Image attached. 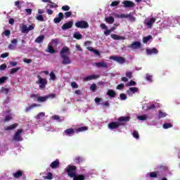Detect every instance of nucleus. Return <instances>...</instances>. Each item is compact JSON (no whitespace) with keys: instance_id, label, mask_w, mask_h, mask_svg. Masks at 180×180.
<instances>
[{"instance_id":"1","label":"nucleus","mask_w":180,"mask_h":180,"mask_svg":"<svg viewBox=\"0 0 180 180\" xmlns=\"http://www.w3.org/2000/svg\"><path fill=\"white\" fill-rule=\"evenodd\" d=\"M70 48L67 46H64L60 51V57L63 58L62 64L65 65H68V64H71V59H70Z\"/></svg>"},{"instance_id":"2","label":"nucleus","mask_w":180,"mask_h":180,"mask_svg":"<svg viewBox=\"0 0 180 180\" xmlns=\"http://www.w3.org/2000/svg\"><path fill=\"white\" fill-rule=\"evenodd\" d=\"M37 78L39 79L37 82V84L39 85V89H44V88H46V85L48 84L47 79L42 78L40 75H37Z\"/></svg>"},{"instance_id":"3","label":"nucleus","mask_w":180,"mask_h":180,"mask_svg":"<svg viewBox=\"0 0 180 180\" xmlns=\"http://www.w3.org/2000/svg\"><path fill=\"white\" fill-rule=\"evenodd\" d=\"M75 26L79 29H88L89 24L85 20H79L75 22Z\"/></svg>"},{"instance_id":"4","label":"nucleus","mask_w":180,"mask_h":180,"mask_svg":"<svg viewBox=\"0 0 180 180\" xmlns=\"http://www.w3.org/2000/svg\"><path fill=\"white\" fill-rule=\"evenodd\" d=\"M75 171H77V167L75 166L70 165L68 167L67 172H68V175H69L70 178H72L73 176H75L76 174Z\"/></svg>"},{"instance_id":"5","label":"nucleus","mask_w":180,"mask_h":180,"mask_svg":"<svg viewBox=\"0 0 180 180\" xmlns=\"http://www.w3.org/2000/svg\"><path fill=\"white\" fill-rule=\"evenodd\" d=\"M127 47L128 49H131V50H137L139 49H141V43L139 41H136L128 45Z\"/></svg>"},{"instance_id":"6","label":"nucleus","mask_w":180,"mask_h":180,"mask_svg":"<svg viewBox=\"0 0 180 180\" xmlns=\"http://www.w3.org/2000/svg\"><path fill=\"white\" fill-rule=\"evenodd\" d=\"M22 133L23 129H18L13 136V140H15V141H22V140H23V139L22 138Z\"/></svg>"},{"instance_id":"7","label":"nucleus","mask_w":180,"mask_h":180,"mask_svg":"<svg viewBox=\"0 0 180 180\" xmlns=\"http://www.w3.org/2000/svg\"><path fill=\"white\" fill-rule=\"evenodd\" d=\"M108 126V129H110V130H113L115 129H118V127H120V126H122V123H120V122H110Z\"/></svg>"},{"instance_id":"8","label":"nucleus","mask_w":180,"mask_h":180,"mask_svg":"<svg viewBox=\"0 0 180 180\" xmlns=\"http://www.w3.org/2000/svg\"><path fill=\"white\" fill-rule=\"evenodd\" d=\"M110 60H113V61H117L120 64H124L126 62V59L122 56H110Z\"/></svg>"},{"instance_id":"9","label":"nucleus","mask_w":180,"mask_h":180,"mask_svg":"<svg viewBox=\"0 0 180 180\" xmlns=\"http://www.w3.org/2000/svg\"><path fill=\"white\" fill-rule=\"evenodd\" d=\"M156 20H157L155 19V18H152L150 20H146L144 22V25L148 26V29H151L153 27V24L155 23Z\"/></svg>"},{"instance_id":"10","label":"nucleus","mask_w":180,"mask_h":180,"mask_svg":"<svg viewBox=\"0 0 180 180\" xmlns=\"http://www.w3.org/2000/svg\"><path fill=\"white\" fill-rule=\"evenodd\" d=\"M122 4H123L124 8H134V6H136L134 2L131 1H129V0H124L122 2Z\"/></svg>"},{"instance_id":"11","label":"nucleus","mask_w":180,"mask_h":180,"mask_svg":"<svg viewBox=\"0 0 180 180\" xmlns=\"http://www.w3.org/2000/svg\"><path fill=\"white\" fill-rule=\"evenodd\" d=\"M136 92H139V88L137 87H130L129 89L127 91V94L129 96H133V94H136Z\"/></svg>"},{"instance_id":"12","label":"nucleus","mask_w":180,"mask_h":180,"mask_svg":"<svg viewBox=\"0 0 180 180\" xmlns=\"http://www.w3.org/2000/svg\"><path fill=\"white\" fill-rule=\"evenodd\" d=\"M73 25H74V22H72V21L68 22L62 26V30H67L68 29H71V27H72Z\"/></svg>"},{"instance_id":"13","label":"nucleus","mask_w":180,"mask_h":180,"mask_svg":"<svg viewBox=\"0 0 180 180\" xmlns=\"http://www.w3.org/2000/svg\"><path fill=\"white\" fill-rule=\"evenodd\" d=\"M58 17H56L53 19L54 23H60L63 19H64V13H59L58 15Z\"/></svg>"},{"instance_id":"14","label":"nucleus","mask_w":180,"mask_h":180,"mask_svg":"<svg viewBox=\"0 0 180 180\" xmlns=\"http://www.w3.org/2000/svg\"><path fill=\"white\" fill-rule=\"evenodd\" d=\"M75 128H69L65 130L64 133L66 136H74L75 134Z\"/></svg>"},{"instance_id":"15","label":"nucleus","mask_w":180,"mask_h":180,"mask_svg":"<svg viewBox=\"0 0 180 180\" xmlns=\"http://www.w3.org/2000/svg\"><path fill=\"white\" fill-rule=\"evenodd\" d=\"M146 54L148 56H151V54H158V49L157 48L146 49Z\"/></svg>"},{"instance_id":"16","label":"nucleus","mask_w":180,"mask_h":180,"mask_svg":"<svg viewBox=\"0 0 180 180\" xmlns=\"http://www.w3.org/2000/svg\"><path fill=\"white\" fill-rule=\"evenodd\" d=\"M96 66L98 68H108L109 66L108 65V63L106 62H98V63H96Z\"/></svg>"},{"instance_id":"17","label":"nucleus","mask_w":180,"mask_h":180,"mask_svg":"<svg viewBox=\"0 0 180 180\" xmlns=\"http://www.w3.org/2000/svg\"><path fill=\"white\" fill-rule=\"evenodd\" d=\"M50 167L51 168H52V169H56V168H58V167H60V161L58 160H54L51 163Z\"/></svg>"},{"instance_id":"18","label":"nucleus","mask_w":180,"mask_h":180,"mask_svg":"<svg viewBox=\"0 0 180 180\" xmlns=\"http://www.w3.org/2000/svg\"><path fill=\"white\" fill-rule=\"evenodd\" d=\"M97 78H99L98 75H91L90 76L84 77V81H92V79H96Z\"/></svg>"},{"instance_id":"19","label":"nucleus","mask_w":180,"mask_h":180,"mask_svg":"<svg viewBox=\"0 0 180 180\" xmlns=\"http://www.w3.org/2000/svg\"><path fill=\"white\" fill-rule=\"evenodd\" d=\"M111 37L113 39V40H124L126 39L125 37L120 36L116 34H112Z\"/></svg>"},{"instance_id":"20","label":"nucleus","mask_w":180,"mask_h":180,"mask_svg":"<svg viewBox=\"0 0 180 180\" xmlns=\"http://www.w3.org/2000/svg\"><path fill=\"white\" fill-rule=\"evenodd\" d=\"M22 175H23V172H22V170H18L16 172L13 174V176L15 178V179H19V178H20V176H22Z\"/></svg>"},{"instance_id":"21","label":"nucleus","mask_w":180,"mask_h":180,"mask_svg":"<svg viewBox=\"0 0 180 180\" xmlns=\"http://www.w3.org/2000/svg\"><path fill=\"white\" fill-rule=\"evenodd\" d=\"M84 159L82 156H77L75 159H74V162H75V164H82V162H84Z\"/></svg>"},{"instance_id":"22","label":"nucleus","mask_w":180,"mask_h":180,"mask_svg":"<svg viewBox=\"0 0 180 180\" xmlns=\"http://www.w3.org/2000/svg\"><path fill=\"white\" fill-rule=\"evenodd\" d=\"M39 106H40L39 104L33 103L31 105H30L29 107L26 108L25 112L27 113V112H30V110H32V109H33L34 108H39Z\"/></svg>"},{"instance_id":"23","label":"nucleus","mask_w":180,"mask_h":180,"mask_svg":"<svg viewBox=\"0 0 180 180\" xmlns=\"http://www.w3.org/2000/svg\"><path fill=\"white\" fill-rule=\"evenodd\" d=\"M49 98H50V95L45 96H39L37 97V102H46V101H47Z\"/></svg>"},{"instance_id":"24","label":"nucleus","mask_w":180,"mask_h":180,"mask_svg":"<svg viewBox=\"0 0 180 180\" xmlns=\"http://www.w3.org/2000/svg\"><path fill=\"white\" fill-rule=\"evenodd\" d=\"M73 180H85V176L84 174H75L73 177Z\"/></svg>"},{"instance_id":"25","label":"nucleus","mask_w":180,"mask_h":180,"mask_svg":"<svg viewBox=\"0 0 180 180\" xmlns=\"http://www.w3.org/2000/svg\"><path fill=\"white\" fill-rule=\"evenodd\" d=\"M76 133H81L82 131H86L88 130V127H80L79 128H75Z\"/></svg>"},{"instance_id":"26","label":"nucleus","mask_w":180,"mask_h":180,"mask_svg":"<svg viewBox=\"0 0 180 180\" xmlns=\"http://www.w3.org/2000/svg\"><path fill=\"white\" fill-rule=\"evenodd\" d=\"M18 126H19L18 124V123H15V124H13L8 127H7L5 130H6L7 131H9V130H14V129H16V127H18Z\"/></svg>"},{"instance_id":"27","label":"nucleus","mask_w":180,"mask_h":180,"mask_svg":"<svg viewBox=\"0 0 180 180\" xmlns=\"http://www.w3.org/2000/svg\"><path fill=\"white\" fill-rule=\"evenodd\" d=\"M105 22L109 23V25H112L115 22V18L112 16L105 18Z\"/></svg>"},{"instance_id":"28","label":"nucleus","mask_w":180,"mask_h":180,"mask_svg":"<svg viewBox=\"0 0 180 180\" xmlns=\"http://www.w3.org/2000/svg\"><path fill=\"white\" fill-rule=\"evenodd\" d=\"M107 95L110 96V98H115L116 96V92L114 90L109 89L107 92Z\"/></svg>"},{"instance_id":"29","label":"nucleus","mask_w":180,"mask_h":180,"mask_svg":"<svg viewBox=\"0 0 180 180\" xmlns=\"http://www.w3.org/2000/svg\"><path fill=\"white\" fill-rule=\"evenodd\" d=\"M130 120L129 116L120 117L118 118V122H129Z\"/></svg>"},{"instance_id":"30","label":"nucleus","mask_w":180,"mask_h":180,"mask_svg":"<svg viewBox=\"0 0 180 180\" xmlns=\"http://www.w3.org/2000/svg\"><path fill=\"white\" fill-rule=\"evenodd\" d=\"M73 37L77 40H81V39H82V34H81L79 32H75Z\"/></svg>"},{"instance_id":"31","label":"nucleus","mask_w":180,"mask_h":180,"mask_svg":"<svg viewBox=\"0 0 180 180\" xmlns=\"http://www.w3.org/2000/svg\"><path fill=\"white\" fill-rule=\"evenodd\" d=\"M167 115V112H162V110H160L158 119H162V117H166Z\"/></svg>"},{"instance_id":"32","label":"nucleus","mask_w":180,"mask_h":180,"mask_svg":"<svg viewBox=\"0 0 180 180\" xmlns=\"http://www.w3.org/2000/svg\"><path fill=\"white\" fill-rule=\"evenodd\" d=\"M21 31H22V33H29V30H28L27 25H22V26L21 27Z\"/></svg>"},{"instance_id":"33","label":"nucleus","mask_w":180,"mask_h":180,"mask_svg":"<svg viewBox=\"0 0 180 180\" xmlns=\"http://www.w3.org/2000/svg\"><path fill=\"white\" fill-rule=\"evenodd\" d=\"M20 70V68L18 67V68H13L10 70V74L11 75H13V74H16V72H18V71H19Z\"/></svg>"},{"instance_id":"34","label":"nucleus","mask_w":180,"mask_h":180,"mask_svg":"<svg viewBox=\"0 0 180 180\" xmlns=\"http://www.w3.org/2000/svg\"><path fill=\"white\" fill-rule=\"evenodd\" d=\"M48 51L51 54H54V53H56V50L53 48V46L50 44L48 45Z\"/></svg>"},{"instance_id":"35","label":"nucleus","mask_w":180,"mask_h":180,"mask_svg":"<svg viewBox=\"0 0 180 180\" xmlns=\"http://www.w3.org/2000/svg\"><path fill=\"white\" fill-rule=\"evenodd\" d=\"M44 40V35H40L35 39V43H40Z\"/></svg>"},{"instance_id":"36","label":"nucleus","mask_w":180,"mask_h":180,"mask_svg":"<svg viewBox=\"0 0 180 180\" xmlns=\"http://www.w3.org/2000/svg\"><path fill=\"white\" fill-rule=\"evenodd\" d=\"M158 174H160V172H152L149 173V176H150V178H157Z\"/></svg>"},{"instance_id":"37","label":"nucleus","mask_w":180,"mask_h":180,"mask_svg":"<svg viewBox=\"0 0 180 180\" xmlns=\"http://www.w3.org/2000/svg\"><path fill=\"white\" fill-rule=\"evenodd\" d=\"M153 39V37L151 35H149L148 37H144L143 38V43H148L149 40H151Z\"/></svg>"},{"instance_id":"38","label":"nucleus","mask_w":180,"mask_h":180,"mask_svg":"<svg viewBox=\"0 0 180 180\" xmlns=\"http://www.w3.org/2000/svg\"><path fill=\"white\" fill-rule=\"evenodd\" d=\"M136 85H137V83L133 80L129 81L127 84V86H136Z\"/></svg>"},{"instance_id":"39","label":"nucleus","mask_w":180,"mask_h":180,"mask_svg":"<svg viewBox=\"0 0 180 180\" xmlns=\"http://www.w3.org/2000/svg\"><path fill=\"white\" fill-rule=\"evenodd\" d=\"M132 136L134 139H136V140H139L140 139V135L139 134V131H134Z\"/></svg>"},{"instance_id":"40","label":"nucleus","mask_w":180,"mask_h":180,"mask_svg":"<svg viewBox=\"0 0 180 180\" xmlns=\"http://www.w3.org/2000/svg\"><path fill=\"white\" fill-rule=\"evenodd\" d=\"M45 179L51 180L53 179V174L51 172H49L46 176H44Z\"/></svg>"},{"instance_id":"41","label":"nucleus","mask_w":180,"mask_h":180,"mask_svg":"<svg viewBox=\"0 0 180 180\" xmlns=\"http://www.w3.org/2000/svg\"><path fill=\"white\" fill-rule=\"evenodd\" d=\"M49 76L51 79H52V81H56L57 76H56V74L54 73V72H51V73L49 74Z\"/></svg>"},{"instance_id":"42","label":"nucleus","mask_w":180,"mask_h":180,"mask_svg":"<svg viewBox=\"0 0 180 180\" xmlns=\"http://www.w3.org/2000/svg\"><path fill=\"white\" fill-rule=\"evenodd\" d=\"M113 30H115V27H112L110 30H106L104 32L105 36H109V34H110V32H113Z\"/></svg>"},{"instance_id":"43","label":"nucleus","mask_w":180,"mask_h":180,"mask_svg":"<svg viewBox=\"0 0 180 180\" xmlns=\"http://www.w3.org/2000/svg\"><path fill=\"white\" fill-rule=\"evenodd\" d=\"M46 115V113L41 112H39L37 115V120H40L41 119L42 117H44V116Z\"/></svg>"},{"instance_id":"44","label":"nucleus","mask_w":180,"mask_h":180,"mask_svg":"<svg viewBox=\"0 0 180 180\" xmlns=\"http://www.w3.org/2000/svg\"><path fill=\"white\" fill-rule=\"evenodd\" d=\"M121 18H130L131 20H133V22H134V20H136V18H134V16L131 15H126L124 14H122L121 15Z\"/></svg>"},{"instance_id":"45","label":"nucleus","mask_w":180,"mask_h":180,"mask_svg":"<svg viewBox=\"0 0 180 180\" xmlns=\"http://www.w3.org/2000/svg\"><path fill=\"white\" fill-rule=\"evenodd\" d=\"M172 127V124L169 123H165L163 124V129H171Z\"/></svg>"},{"instance_id":"46","label":"nucleus","mask_w":180,"mask_h":180,"mask_svg":"<svg viewBox=\"0 0 180 180\" xmlns=\"http://www.w3.org/2000/svg\"><path fill=\"white\" fill-rule=\"evenodd\" d=\"M90 89L92 92H96V84L94 83L93 84H91V86H90Z\"/></svg>"},{"instance_id":"47","label":"nucleus","mask_w":180,"mask_h":180,"mask_svg":"<svg viewBox=\"0 0 180 180\" xmlns=\"http://www.w3.org/2000/svg\"><path fill=\"white\" fill-rule=\"evenodd\" d=\"M120 98L121 101H126V99H127V96H126L125 94H120Z\"/></svg>"},{"instance_id":"48","label":"nucleus","mask_w":180,"mask_h":180,"mask_svg":"<svg viewBox=\"0 0 180 180\" xmlns=\"http://www.w3.org/2000/svg\"><path fill=\"white\" fill-rule=\"evenodd\" d=\"M36 19H37V20H39V22H44V18L43 15H37V16L36 17Z\"/></svg>"},{"instance_id":"49","label":"nucleus","mask_w":180,"mask_h":180,"mask_svg":"<svg viewBox=\"0 0 180 180\" xmlns=\"http://www.w3.org/2000/svg\"><path fill=\"white\" fill-rule=\"evenodd\" d=\"M146 81H150L151 82V81H153V76L150 75V74H146Z\"/></svg>"},{"instance_id":"50","label":"nucleus","mask_w":180,"mask_h":180,"mask_svg":"<svg viewBox=\"0 0 180 180\" xmlns=\"http://www.w3.org/2000/svg\"><path fill=\"white\" fill-rule=\"evenodd\" d=\"M138 120H147V115H143L138 116Z\"/></svg>"},{"instance_id":"51","label":"nucleus","mask_w":180,"mask_h":180,"mask_svg":"<svg viewBox=\"0 0 180 180\" xmlns=\"http://www.w3.org/2000/svg\"><path fill=\"white\" fill-rule=\"evenodd\" d=\"M49 4H51L49 5V8H58V6L57 4H56L55 3L52 2L51 1H49Z\"/></svg>"},{"instance_id":"52","label":"nucleus","mask_w":180,"mask_h":180,"mask_svg":"<svg viewBox=\"0 0 180 180\" xmlns=\"http://www.w3.org/2000/svg\"><path fill=\"white\" fill-rule=\"evenodd\" d=\"M70 9H71V7L69 6L65 5L62 6V11H65V12H68Z\"/></svg>"},{"instance_id":"53","label":"nucleus","mask_w":180,"mask_h":180,"mask_svg":"<svg viewBox=\"0 0 180 180\" xmlns=\"http://www.w3.org/2000/svg\"><path fill=\"white\" fill-rule=\"evenodd\" d=\"M65 18H71V16H72V11H68L65 13Z\"/></svg>"},{"instance_id":"54","label":"nucleus","mask_w":180,"mask_h":180,"mask_svg":"<svg viewBox=\"0 0 180 180\" xmlns=\"http://www.w3.org/2000/svg\"><path fill=\"white\" fill-rule=\"evenodd\" d=\"M7 67L8 66L5 63L1 65H0V71H4V70H6Z\"/></svg>"},{"instance_id":"55","label":"nucleus","mask_w":180,"mask_h":180,"mask_svg":"<svg viewBox=\"0 0 180 180\" xmlns=\"http://www.w3.org/2000/svg\"><path fill=\"white\" fill-rule=\"evenodd\" d=\"M8 79V77H2L0 78V84H4L5 82V81H6Z\"/></svg>"},{"instance_id":"56","label":"nucleus","mask_w":180,"mask_h":180,"mask_svg":"<svg viewBox=\"0 0 180 180\" xmlns=\"http://www.w3.org/2000/svg\"><path fill=\"white\" fill-rule=\"evenodd\" d=\"M103 108H109L110 106V104L109 103V101H105L103 103H101Z\"/></svg>"},{"instance_id":"57","label":"nucleus","mask_w":180,"mask_h":180,"mask_svg":"<svg viewBox=\"0 0 180 180\" xmlns=\"http://www.w3.org/2000/svg\"><path fill=\"white\" fill-rule=\"evenodd\" d=\"M127 78H129V79L133 77V72H126Z\"/></svg>"},{"instance_id":"58","label":"nucleus","mask_w":180,"mask_h":180,"mask_svg":"<svg viewBox=\"0 0 180 180\" xmlns=\"http://www.w3.org/2000/svg\"><path fill=\"white\" fill-rule=\"evenodd\" d=\"M15 6L18 8V9H20L22 8V6L20 5V1H15Z\"/></svg>"},{"instance_id":"59","label":"nucleus","mask_w":180,"mask_h":180,"mask_svg":"<svg viewBox=\"0 0 180 180\" xmlns=\"http://www.w3.org/2000/svg\"><path fill=\"white\" fill-rule=\"evenodd\" d=\"M0 57L1 58H6V57H9V53L6 52V53H2L0 56Z\"/></svg>"},{"instance_id":"60","label":"nucleus","mask_w":180,"mask_h":180,"mask_svg":"<svg viewBox=\"0 0 180 180\" xmlns=\"http://www.w3.org/2000/svg\"><path fill=\"white\" fill-rule=\"evenodd\" d=\"M119 4H120V1H112L110 6H117V5H119Z\"/></svg>"},{"instance_id":"61","label":"nucleus","mask_w":180,"mask_h":180,"mask_svg":"<svg viewBox=\"0 0 180 180\" xmlns=\"http://www.w3.org/2000/svg\"><path fill=\"white\" fill-rule=\"evenodd\" d=\"M71 86L73 89H77V88H78V84L75 82H72L71 83Z\"/></svg>"},{"instance_id":"62","label":"nucleus","mask_w":180,"mask_h":180,"mask_svg":"<svg viewBox=\"0 0 180 180\" xmlns=\"http://www.w3.org/2000/svg\"><path fill=\"white\" fill-rule=\"evenodd\" d=\"M10 120H12V117L8 115L6 116V117L4 120V122H9Z\"/></svg>"},{"instance_id":"63","label":"nucleus","mask_w":180,"mask_h":180,"mask_svg":"<svg viewBox=\"0 0 180 180\" xmlns=\"http://www.w3.org/2000/svg\"><path fill=\"white\" fill-rule=\"evenodd\" d=\"M4 34L5 36H11V30H6L4 32Z\"/></svg>"},{"instance_id":"64","label":"nucleus","mask_w":180,"mask_h":180,"mask_svg":"<svg viewBox=\"0 0 180 180\" xmlns=\"http://www.w3.org/2000/svg\"><path fill=\"white\" fill-rule=\"evenodd\" d=\"M124 88V84H120L117 86V89H123Z\"/></svg>"}]
</instances>
